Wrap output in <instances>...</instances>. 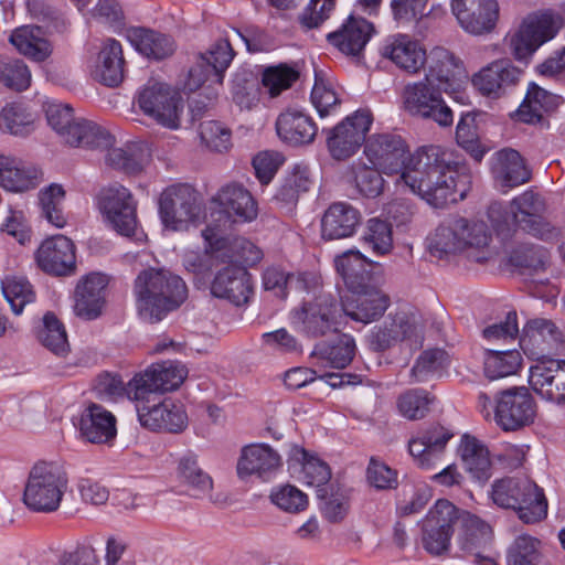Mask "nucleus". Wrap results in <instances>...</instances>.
Listing matches in <instances>:
<instances>
[{
	"mask_svg": "<svg viewBox=\"0 0 565 565\" xmlns=\"http://www.w3.org/2000/svg\"><path fill=\"white\" fill-rule=\"evenodd\" d=\"M132 296L138 317L148 323L162 321L188 298L183 279L166 269L147 268L134 280Z\"/></svg>",
	"mask_w": 565,
	"mask_h": 565,
	"instance_id": "obj_2",
	"label": "nucleus"
},
{
	"mask_svg": "<svg viewBox=\"0 0 565 565\" xmlns=\"http://www.w3.org/2000/svg\"><path fill=\"white\" fill-rule=\"evenodd\" d=\"M424 340V326L418 315L397 311L374 326L367 334V343L375 352H383L399 342L419 348Z\"/></svg>",
	"mask_w": 565,
	"mask_h": 565,
	"instance_id": "obj_13",
	"label": "nucleus"
},
{
	"mask_svg": "<svg viewBox=\"0 0 565 565\" xmlns=\"http://www.w3.org/2000/svg\"><path fill=\"white\" fill-rule=\"evenodd\" d=\"M38 340L57 356H63L70 351L64 324L52 312L44 315L42 327L38 331Z\"/></svg>",
	"mask_w": 565,
	"mask_h": 565,
	"instance_id": "obj_51",
	"label": "nucleus"
},
{
	"mask_svg": "<svg viewBox=\"0 0 565 565\" xmlns=\"http://www.w3.org/2000/svg\"><path fill=\"white\" fill-rule=\"evenodd\" d=\"M201 142L211 151L223 152L231 148L232 132L220 121L207 120L200 125Z\"/></svg>",
	"mask_w": 565,
	"mask_h": 565,
	"instance_id": "obj_64",
	"label": "nucleus"
},
{
	"mask_svg": "<svg viewBox=\"0 0 565 565\" xmlns=\"http://www.w3.org/2000/svg\"><path fill=\"white\" fill-rule=\"evenodd\" d=\"M364 241L377 255H386L393 248L392 225L386 220L372 217L367 221Z\"/></svg>",
	"mask_w": 565,
	"mask_h": 565,
	"instance_id": "obj_62",
	"label": "nucleus"
},
{
	"mask_svg": "<svg viewBox=\"0 0 565 565\" xmlns=\"http://www.w3.org/2000/svg\"><path fill=\"white\" fill-rule=\"evenodd\" d=\"M47 124L61 139L74 147L87 149H108L115 138L104 127L83 118H75L73 108L57 100L44 104Z\"/></svg>",
	"mask_w": 565,
	"mask_h": 565,
	"instance_id": "obj_5",
	"label": "nucleus"
},
{
	"mask_svg": "<svg viewBox=\"0 0 565 565\" xmlns=\"http://www.w3.org/2000/svg\"><path fill=\"white\" fill-rule=\"evenodd\" d=\"M186 376L188 369L181 363L172 361L156 363L128 382L127 396L135 402L151 403L158 394L179 388Z\"/></svg>",
	"mask_w": 565,
	"mask_h": 565,
	"instance_id": "obj_9",
	"label": "nucleus"
},
{
	"mask_svg": "<svg viewBox=\"0 0 565 565\" xmlns=\"http://www.w3.org/2000/svg\"><path fill=\"white\" fill-rule=\"evenodd\" d=\"M530 385L542 398L565 404V361L539 360L530 367Z\"/></svg>",
	"mask_w": 565,
	"mask_h": 565,
	"instance_id": "obj_25",
	"label": "nucleus"
},
{
	"mask_svg": "<svg viewBox=\"0 0 565 565\" xmlns=\"http://www.w3.org/2000/svg\"><path fill=\"white\" fill-rule=\"evenodd\" d=\"M2 292L14 315H20L23 308L35 299L32 286L20 276H7L2 280Z\"/></svg>",
	"mask_w": 565,
	"mask_h": 565,
	"instance_id": "obj_59",
	"label": "nucleus"
},
{
	"mask_svg": "<svg viewBox=\"0 0 565 565\" xmlns=\"http://www.w3.org/2000/svg\"><path fill=\"white\" fill-rule=\"evenodd\" d=\"M492 173L494 179L507 188L518 186L530 179L523 159L513 149H503L495 153Z\"/></svg>",
	"mask_w": 565,
	"mask_h": 565,
	"instance_id": "obj_46",
	"label": "nucleus"
},
{
	"mask_svg": "<svg viewBox=\"0 0 565 565\" xmlns=\"http://www.w3.org/2000/svg\"><path fill=\"white\" fill-rule=\"evenodd\" d=\"M402 105L408 115L434 120L441 127H448L454 121L452 111L443 98L441 88L434 85L428 76L404 86Z\"/></svg>",
	"mask_w": 565,
	"mask_h": 565,
	"instance_id": "obj_11",
	"label": "nucleus"
},
{
	"mask_svg": "<svg viewBox=\"0 0 565 565\" xmlns=\"http://www.w3.org/2000/svg\"><path fill=\"white\" fill-rule=\"evenodd\" d=\"M159 216L164 228L186 231L202 212L199 192L189 184H172L159 196Z\"/></svg>",
	"mask_w": 565,
	"mask_h": 565,
	"instance_id": "obj_8",
	"label": "nucleus"
},
{
	"mask_svg": "<svg viewBox=\"0 0 565 565\" xmlns=\"http://www.w3.org/2000/svg\"><path fill=\"white\" fill-rule=\"evenodd\" d=\"M380 170L374 166L369 167L361 161L354 162L351 166L352 179L360 194L372 199L382 194L385 181Z\"/></svg>",
	"mask_w": 565,
	"mask_h": 565,
	"instance_id": "obj_56",
	"label": "nucleus"
},
{
	"mask_svg": "<svg viewBox=\"0 0 565 565\" xmlns=\"http://www.w3.org/2000/svg\"><path fill=\"white\" fill-rule=\"evenodd\" d=\"M459 452L467 472L473 480L484 484L492 476V462L486 445L476 437L465 435Z\"/></svg>",
	"mask_w": 565,
	"mask_h": 565,
	"instance_id": "obj_41",
	"label": "nucleus"
},
{
	"mask_svg": "<svg viewBox=\"0 0 565 565\" xmlns=\"http://www.w3.org/2000/svg\"><path fill=\"white\" fill-rule=\"evenodd\" d=\"M381 54L396 67L411 75L418 74L424 70L428 56L424 44L405 33L387 36L381 49Z\"/></svg>",
	"mask_w": 565,
	"mask_h": 565,
	"instance_id": "obj_22",
	"label": "nucleus"
},
{
	"mask_svg": "<svg viewBox=\"0 0 565 565\" xmlns=\"http://www.w3.org/2000/svg\"><path fill=\"white\" fill-rule=\"evenodd\" d=\"M427 63L428 74L426 76L429 79L435 78L445 93L462 103L468 74L461 60L444 47H435L427 56Z\"/></svg>",
	"mask_w": 565,
	"mask_h": 565,
	"instance_id": "obj_20",
	"label": "nucleus"
},
{
	"mask_svg": "<svg viewBox=\"0 0 565 565\" xmlns=\"http://www.w3.org/2000/svg\"><path fill=\"white\" fill-rule=\"evenodd\" d=\"M105 222L118 234L132 236L138 226L137 201L129 189L119 183L103 188L96 199Z\"/></svg>",
	"mask_w": 565,
	"mask_h": 565,
	"instance_id": "obj_15",
	"label": "nucleus"
},
{
	"mask_svg": "<svg viewBox=\"0 0 565 565\" xmlns=\"http://www.w3.org/2000/svg\"><path fill=\"white\" fill-rule=\"evenodd\" d=\"M424 340V326L418 315L397 311L374 326L367 334V343L375 352H383L399 342L419 348Z\"/></svg>",
	"mask_w": 565,
	"mask_h": 565,
	"instance_id": "obj_12",
	"label": "nucleus"
},
{
	"mask_svg": "<svg viewBox=\"0 0 565 565\" xmlns=\"http://www.w3.org/2000/svg\"><path fill=\"white\" fill-rule=\"evenodd\" d=\"M429 0H391V10L394 20L402 24L419 23L424 18L431 14H444L445 11L440 7H433L427 13L425 12Z\"/></svg>",
	"mask_w": 565,
	"mask_h": 565,
	"instance_id": "obj_55",
	"label": "nucleus"
},
{
	"mask_svg": "<svg viewBox=\"0 0 565 565\" xmlns=\"http://www.w3.org/2000/svg\"><path fill=\"white\" fill-rule=\"evenodd\" d=\"M522 356L516 350H488L484 356V374L490 380L513 375L521 367Z\"/></svg>",
	"mask_w": 565,
	"mask_h": 565,
	"instance_id": "obj_50",
	"label": "nucleus"
},
{
	"mask_svg": "<svg viewBox=\"0 0 565 565\" xmlns=\"http://www.w3.org/2000/svg\"><path fill=\"white\" fill-rule=\"evenodd\" d=\"M125 60L121 44L107 39L98 54L95 76L105 85L114 87L124 78Z\"/></svg>",
	"mask_w": 565,
	"mask_h": 565,
	"instance_id": "obj_45",
	"label": "nucleus"
},
{
	"mask_svg": "<svg viewBox=\"0 0 565 565\" xmlns=\"http://www.w3.org/2000/svg\"><path fill=\"white\" fill-rule=\"evenodd\" d=\"M561 24V18L552 13L530 14L515 31L504 38L505 45L516 60L524 61L542 44L552 40Z\"/></svg>",
	"mask_w": 565,
	"mask_h": 565,
	"instance_id": "obj_14",
	"label": "nucleus"
},
{
	"mask_svg": "<svg viewBox=\"0 0 565 565\" xmlns=\"http://www.w3.org/2000/svg\"><path fill=\"white\" fill-rule=\"evenodd\" d=\"M276 131L282 142L292 147H301L315 141L318 126L303 111L288 109L278 116Z\"/></svg>",
	"mask_w": 565,
	"mask_h": 565,
	"instance_id": "obj_35",
	"label": "nucleus"
},
{
	"mask_svg": "<svg viewBox=\"0 0 565 565\" xmlns=\"http://www.w3.org/2000/svg\"><path fill=\"white\" fill-rule=\"evenodd\" d=\"M545 212V203L541 195L525 191L514 198L507 210L501 203H492L488 210L489 220L499 235L509 236L514 227L539 217Z\"/></svg>",
	"mask_w": 565,
	"mask_h": 565,
	"instance_id": "obj_18",
	"label": "nucleus"
},
{
	"mask_svg": "<svg viewBox=\"0 0 565 565\" xmlns=\"http://www.w3.org/2000/svg\"><path fill=\"white\" fill-rule=\"evenodd\" d=\"M43 179V173L38 167L21 161L20 164L8 175L2 179L0 185L7 191L22 193L35 189Z\"/></svg>",
	"mask_w": 565,
	"mask_h": 565,
	"instance_id": "obj_60",
	"label": "nucleus"
},
{
	"mask_svg": "<svg viewBox=\"0 0 565 565\" xmlns=\"http://www.w3.org/2000/svg\"><path fill=\"white\" fill-rule=\"evenodd\" d=\"M31 71L28 65L18 58L0 55V83L15 90H26L31 85Z\"/></svg>",
	"mask_w": 565,
	"mask_h": 565,
	"instance_id": "obj_58",
	"label": "nucleus"
},
{
	"mask_svg": "<svg viewBox=\"0 0 565 565\" xmlns=\"http://www.w3.org/2000/svg\"><path fill=\"white\" fill-rule=\"evenodd\" d=\"M374 32L373 24L364 18L350 15L334 32L327 35L328 42L341 53L360 57Z\"/></svg>",
	"mask_w": 565,
	"mask_h": 565,
	"instance_id": "obj_33",
	"label": "nucleus"
},
{
	"mask_svg": "<svg viewBox=\"0 0 565 565\" xmlns=\"http://www.w3.org/2000/svg\"><path fill=\"white\" fill-rule=\"evenodd\" d=\"M490 498L502 509L516 512L526 524H534L547 515V500L544 491L527 478L505 477L491 484Z\"/></svg>",
	"mask_w": 565,
	"mask_h": 565,
	"instance_id": "obj_4",
	"label": "nucleus"
},
{
	"mask_svg": "<svg viewBox=\"0 0 565 565\" xmlns=\"http://www.w3.org/2000/svg\"><path fill=\"white\" fill-rule=\"evenodd\" d=\"M127 39L148 58L163 60L175 51V42L170 35L145 28H130L127 31Z\"/></svg>",
	"mask_w": 565,
	"mask_h": 565,
	"instance_id": "obj_44",
	"label": "nucleus"
},
{
	"mask_svg": "<svg viewBox=\"0 0 565 565\" xmlns=\"http://www.w3.org/2000/svg\"><path fill=\"white\" fill-rule=\"evenodd\" d=\"M108 278L100 273H90L76 286L74 312L84 320L97 319L106 303Z\"/></svg>",
	"mask_w": 565,
	"mask_h": 565,
	"instance_id": "obj_28",
	"label": "nucleus"
},
{
	"mask_svg": "<svg viewBox=\"0 0 565 565\" xmlns=\"http://www.w3.org/2000/svg\"><path fill=\"white\" fill-rule=\"evenodd\" d=\"M68 488V476L63 467L52 462L36 463L30 471L23 501L36 512H53L60 508Z\"/></svg>",
	"mask_w": 565,
	"mask_h": 565,
	"instance_id": "obj_6",
	"label": "nucleus"
},
{
	"mask_svg": "<svg viewBox=\"0 0 565 565\" xmlns=\"http://www.w3.org/2000/svg\"><path fill=\"white\" fill-rule=\"evenodd\" d=\"M137 104L143 115L158 125L178 130L184 103L181 95L170 85L161 82H148L137 94Z\"/></svg>",
	"mask_w": 565,
	"mask_h": 565,
	"instance_id": "obj_10",
	"label": "nucleus"
},
{
	"mask_svg": "<svg viewBox=\"0 0 565 565\" xmlns=\"http://www.w3.org/2000/svg\"><path fill=\"white\" fill-rule=\"evenodd\" d=\"M520 76L521 71L510 61L499 60L481 68L472 84L483 96L499 98L518 84Z\"/></svg>",
	"mask_w": 565,
	"mask_h": 565,
	"instance_id": "obj_29",
	"label": "nucleus"
},
{
	"mask_svg": "<svg viewBox=\"0 0 565 565\" xmlns=\"http://www.w3.org/2000/svg\"><path fill=\"white\" fill-rule=\"evenodd\" d=\"M535 414V399L525 386L511 387L495 396L494 420L504 431H515L531 425Z\"/></svg>",
	"mask_w": 565,
	"mask_h": 565,
	"instance_id": "obj_17",
	"label": "nucleus"
},
{
	"mask_svg": "<svg viewBox=\"0 0 565 565\" xmlns=\"http://www.w3.org/2000/svg\"><path fill=\"white\" fill-rule=\"evenodd\" d=\"M342 316L341 303L331 292L321 289L292 311V323L308 337H323L338 330Z\"/></svg>",
	"mask_w": 565,
	"mask_h": 565,
	"instance_id": "obj_7",
	"label": "nucleus"
},
{
	"mask_svg": "<svg viewBox=\"0 0 565 565\" xmlns=\"http://www.w3.org/2000/svg\"><path fill=\"white\" fill-rule=\"evenodd\" d=\"M541 542L527 534L515 537L507 554L508 565H542Z\"/></svg>",
	"mask_w": 565,
	"mask_h": 565,
	"instance_id": "obj_57",
	"label": "nucleus"
},
{
	"mask_svg": "<svg viewBox=\"0 0 565 565\" xmlns=\"http://www.w3.org/2000/svg\"><path fill=\"white\" fill-rule=\"evenodd\" d=\"M449 365V358L441 349L424 351L411 370L415 382H425L434 376H440Z\"/></svg>",
	"mask_w": 565,
	"mask_h": 565,
	"instance_id": "obj_54",
	"label": "nucleus"
},
{
	"mask_svg": "<svg viewBox=\"0 0 565 565\" xmlns=\"http://www.w3.org/2000/svg\"><path fill=\"white\" fill-rule=\"evenodd\" d=\"M234 57V51L231 43L221 39L213 43L204 53H201L198 60L203 66L210 68L213 73L214 83L222 84L224 73L228 68Z\"/></svg>",
	"mask_w": 565,
	"mask_h": 565,
	"instance_id": "obj_52",
	"label": "nucleus"
},
{
	"mask_svg": "<svg viewBox=\"0 0 565 565\" xmlns=\"http://www.w3.org/2000/svg\"><path fill=\"white\" fill-rule=\"evenodd\" d=\"M360 211L347 202H334L321 217V237L335 241L352 237L361 225Z\"/></svg>",
	"mask_w": 565,
	"mask_h": 565,
	"instance_id": "obj_31",
	"label": "nucleus"
},
{
	"mask_svg": "<svg viewBox=\"0 0 565 565\" xmlns=\"http://www.w3.org/2000/svg\"><path fill=\"white\" fill-rule=\"evenodd\" d=\"M451 11L460 26L475 35L492 31L499 18L497 0H451Z\"/></svg>",
	"mask_w": 565,
	"mask_h": 565,
	"instance_id": "obj_24",
	"label": "nucleus"
},
{
	"mask_svg": "<svg viewBox=\"0 0 565 565\" xmlns=\"http://www.w3.org/2000/svg\"><path fill=\"white\" fill-rule=\"evenodd\" d=\"M492 233L483 221L452 216L441 222L428 236L427 246L431 256L439 259L459 253L482 263L490 257Z\"/></svg>",
	"mask_w": 565,
	"mask_h": 565,
	"instance_id": "obj_3",
	"label": "nucleus"
},
{
	"mask_svg": "<svg viewBox=\"0 0 565 565\" xmlns=\"http://www.w3.org/2000/svg\"><path fill=\"white\" fill-rule=\"evenodd\" d=\"M139 423L150 430L180 433L188 426V415L181 403L171 399L150 403L136 402Z\"/></svg>",
	"mask_w": 565,
	"mask_h": 565,
	"instance_id": "obj_23",
	"label": "nucleus"
},
{
	"mask_svg": "<svg viewBox=\"0 0 565 565\" xmlns=\"http://www.w3.org/2000/svg\"><path fill=\"white\" fill-rule=\"evenodd\" d=\"M562 103L563 98L561 96L532 84L527 89L524 102L518 109V116L521 121L526 124H542L545 116L554 111Z\"/></svg>",
	"mask_w": 565,
	"mask_h": 565,
	"instance_id": "obj_43",
	"label": "nucleus"
},
{
	"mask_svg": "<svg viewBox=\"0 0 565 565\" xmlns=\"http://www.w3.org/2000/svg\"><path fill=\"white\" fill-rule=\"evenodd\" d=\"M234 222H252L257 217V203L248 190L238 183L226 184L213 198Z\"/></svg>",
	"mask_w": 565,
	"mask_h": 565,
	"instance_id": "obj_36",
	"label": "nucleus"
},
{
	"mask_svg": "<svg viewBox=\"0 0 565 565\" xmlns=\"http://www.w3.org/2000/svg\"><path fill=\"white\" fill-rule=\"evenodd\" d=\"M459 531L457 544L463 555L481 551L491 540V526L479 516L469 512L458 514Z\"/></svg>",
	"mask_w": 565,
	"mask_h": 565,
	"instance_id": "obj_42",
	"label": "nucleus"
},
{
	"mask_svg": "<svg viewBox=\"0 0 565 565\" xmlns=\"http://www.w3.org/2000/svg\"><path fill=\"white\" fill-rule=\"evenodd\" d=\"M452 435L441 426H431L408 441V451L423 469H433L441 460Z\"/></svg>",
	"mask_w": 565,
	"mask_h": 565,
	"instance_id": "obj_32",
	"label": "nucleus"
},
{
	"mask_svg": "<svg viewBox=\"0 0 565 565\" xmlns=\"http://www.w3.org/2000/svg\"><path fill=\"white\" fill-rule=\"evenodd\" d=\"M282 456L265 443L246 445L241 449L236 471L241 479L255 476L263 481L273 480L281 470Z\"/></svg>",
	"mask_w": 565,
	"mask_h": 565,
	"instance_id": "obj_21",
	"label": "nucleus"
},
{
	"mask_svg": "<svg viewBox=\"0 0 565 565\" xmlns=\"http://www.w3.org/2000/svg\"><path fill=\"white\" fill-rule=\"evenodd\" d=\"M458 509L448 500H438L423 522L422 542L431 555H440L449 548L452 526L458 519Z\"/></svg>",
	"mask_w": 565,
	"mask_h": 565,
	"instance_id": "obj_19",
	"label": "nucleus"
},
{
	"mask_svg": "<svg viewBox=\"0 0 565 565\" xmlns=\"http://www.w3.org/2000/svg\"><path fill=\"white\" fill-rule=\"evenodd\" d=\"M290 467H301L300 479L308 486L317 488V497H326V484L331 478L329 466L321 459L310 455L305 448L291 445L288 454Z\"/></svg>",
	"mask_w": 565,
	"mask_h": 565,
	"instance_id": "obj_38",
	"label": "nucleus"
},
{
	"mask_svg": "<svg viewBox=\"0 0 565 565\" xmlns=\"http://www.w3.org/2000/svg\"><path fill=\"white\" fill-rule=\"evenodd\" d=\"M65 191L61 184L52 183L43 188L39 192V202L42 215L49 223L57 228H62L66 224V217L63 213V202Z\"/></svg>",
	"mask_w": 565,
	"mask_h": 565,
	"instance_id": "obj_53",
	"label": "nucleus"
},
{
	"mask_svg": "<svg viewBox=\"0 0 565 565\" xmlns=\"http://www.w3.org/2000/svg\"><path fill=\"white\" fill-rule=\"evenodd\" d=\"M391 305L390 297L373 284L354 290L341 302L343 315L352 320L370 323L381 318Z\"/></svg>",
	"mask_w": 565,
	"mask_h": 565,
	"instance_id": "obj_26",
	"label": "nucleus"
},
{
	"mask_svg": "<svg viewBox=\"0 0 565 565\" xmlns=\"http://www.w3.org/2000/svg\"><path fill=\"white\" fill-rule=\"evenodd\" d=\"M373 122L369 109H358L326 131V143L332 159L343 161L354 156L366 142Z\"/></svg>",
	"mask_w": 565,
	"mask_h": 565,
	"instance_id": "obj_16",
	"label": "nucleus"
},
{
	"mask_svg": "<svg viewBox=\"0 0 565 565\" xmlns=\"http://www.w3.org/2000/svg\"><path fill=\"white\" fill-rule=\"evenodd\" d=\"M363 152L383 173H401L399 182L430 205L437 207L466 196L469 175L465 164L440 147H423L411 154L401 136L384 132L370 136Z\"/></svg>",
	"mask_w": 565,
	"mask_h": 565,
	"instance_id": "obj_1",
	"label": "nucleus"
},
{
	"mask_svg": "<svg viewBox=\"0 0 565 565\" xmlns=\"http://www.w3.org/2000/svg\"><path fill=\"white\" fill-rule=\"evenodd\" d=\"M563 334L556 324L547 319H534L529 321L520 338V345L526 354L539 360L544 359V353L562 342Z\"/></svg>",
	"mask_w": 565,
	"mask_h": 565,
	"instance_id": "obj_34",
	"label": "nucleus"
},
{
	"mask_svg": "<svg viewBox=\"0 0 565 565\" xmlns=\"http://www.w3.org/2000/svg\"><path fill=\"white\" fill-rule=\"evenodd\" d=\"M35 259L45 273L63 276L75 268V246L64 235H54L42 242L36 250Z\"/></svg>",
	"mask_w": 565,
	"mask_h": 565,
	"instance_id": "obj_27",
	"label": "nucleus"
},
{
	"mask_svg": "<svg viewBox=\"0 0 565 565\" xmlns=\"http://www.w3.org/2000/svg\"><path fill=\"white\" fill-rule=\"evenodd\" d=\"M79 433L89 443H108L116 436V418L103 406L92 404L81 417Z\"/></svg>",
	"mask_w": 565,
	"mask_h": 565,
	"instance_id": "obj_39",
	"label": "nucleus"
},
{
	"mask_svg": "<svg viewBox=\"0 0 565 565\" xmlns=\"http://www.w3.org/2000/svg\"><path fill=\"white\" fill-rule=\"evenodd\" d=\"M9 40L20 54L35 62L45 61L52 53V46L42 36L39 26L23 25L17 28Z\"/></svg>",
	"mask_w": 565,
	"mask_h": 565,
	"instance_id": "obj_47",
	"label": "nucleus"
},
{
	"mask_svg": "<svg viewBox=\"0 0 565 565\" xmlns=\"http://www.w3.org/2000/svg\"><path fill=\"white\" fill-rule=\"evenodd\" d=\"M355 341L349 334H341L332 343H319L315 347L311 358L313 366L321 371L324 367L344 369L355 354Z\"/></svg>",
	"mask_w": 565,
	"mask_h": 565,
	"instance_id": "obj_40",
	"label": "nucleus"
},
{
	"mask_svg": "<svg viewBox=\"0 0 565 565\" xmlns=\"http://www.w3.org/2000/svg\"><path fill=\"white\" fill-rule=\"evenodd\" d=\"M145 152L136 143H127L120 148H111L106 156V162L114 169L126 173H137L142 169Z\"/></svg>",
	"mask_w": 565,
	"mask_h": 565,
	"instance_id": "obj_61",
	"label": "nucleus"
},
{
	"mask_svg": "<svg viewBox=\"0 0 565 565\" xmlns=\"http://www.w3.org/2000/svg\"><path fill=\"white\" fill-rule=\"evenodd\" d=\"M211 292L235 306L246 305L253 294L250 276L243 266H227L214 277Z\"/></svg>",
	"mask_w": 565,
	"mask_h": 565,
	"instance_id": "obj_30",
	"label": "nucleus"
},
{
	"mask_svg": "<svg viewBox=\"0 0 565 565\" xmlns=\"http://www.w3.org/2000/svg\"><path fill=\"white\" fill-rule=\"evenodd\" d=\"M35 115L21 103L7 104L0 111V129L13 136H28L34 130Z\"/></svg>",
	"mask_w": 565,
	"mask_h": 565,
	"instance_id": "obj_49",
	"label": "nucleus"
},
{
	"mask_svg": "<svg viewBox=\"0 0 565 565\" xmlns=\"http://www.w3.org/2000/svg\"><path fill=\"white\" fill-rule=\"evenodd\" d=\"M178 478L186 487L190 495L194 498L205 497L213 489L212 478L199 466L198 458L192 452L181 457L178 465Z\"/></svg>",
	"mask_w": 565,
	"mask_h": 565,
	"instance_id": "obj_48",
	"label": "nucleus"
},
{
	"mask_svg": "<svg viewBox=\"0 0 565 565\" xmlns=\"http://www.w3.org/2000/svg\"><path fill=\"white\" fill-rule=\"evenodd\" d=\"M334 265L351 292L363 290L372 284L373 263L358 249H349L338 255L334 258Z\"/></svg>",
	"mask_w": 565,
	"mask_h": 565,
	"instance_id": "obj_37",
	"label": "nucleus"
},
{
	"mask_svg": "<svg viewBox=\"0 0 565 565\" xmlns=\"http://www.w3.org/2000/svg\"><path fill=\"white\" fill-rule=\"evenodd\" d=\"M431 402L433 397L425 390L414 388L399 395L397 408L405 418L416 420L427 414Z\"/></svg>",
	"mask_w": 565,
	"mask_h": 565,
	"instance_id": "obj_63",
	"label": "nucleus"
}]
</instances>
